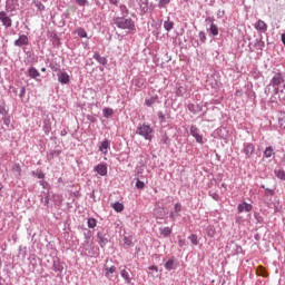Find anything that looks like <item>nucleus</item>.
<instances>
[{
  "label": "nucleus",
  "mask_w": 285,
  "mask_h": 285,
  "mask_svg": "<svg viewBox=\"0 0 285 285\" xmlns=\"http://www.w3.org/2000/svg\"><path fill=\"white\" fill-rule=\"evenodd\" d=\"M114 23L116 24V28L119 30H127L129 35H135L137 32V26L132 18L115 17Z\"/></svg>",
  "instance_id": "nucleus-1"
},
{
  "label": "nucleus",
  "mask_w": 285,
  "mask_h": 285,
  "mask_svg": "<svg viewBox=\"0 0 285 285\" xmlns=\"http://www.w3.org/2000/svg\"><path fill=\"white\" fill-rule=\"evenodd\" d=\"M136 135H139L146 141H153L155 130L153 129V127H150V125L144 122L141 125H138V127L136 128Z\"/></svg>",
  "instance_id": "nucleus-2"
},
{
  "label": "nucleus",
  "mask_w": 285,
  "mask_h": 285,
  "mask_svg": "<svg viewBox=\"0 0 285 285\" xmlns=\"http://www.w3.org/2000/svg\"><path fill=\"white\" fill-rule=\"evenodd\" d=\"M0 116L6 128H10L12 117L10 116V108L8 107V104H6V100L0 101Z\"/></svg>",
  "instance_id": "nucleus-3"
},
{
  "label": "nucleus",
  "mask_w": 285,
  "mask_h": 285,
  "mask_svg": "<svg viewBox=\"0 0 285 285\" xmlns=\"http://www.w3.org/2000/svg\"><path fill=\"white\" fill-rule=\"evenodd\" d=\"M285 81V76L281 71L274 72L272 79L269 80V83L272 87L282 86Z\"/></svg>",
  "instance_id": "nucleus-4"
},
{
  "label": "nucleus",
  "mask_w": 285,
  "mask_h": 285,
  "mask_svg": "<svg viewBox=\"0 0 285 285\" xmlns=\"http://www.w3.org/2000/svg\"><path fill=\"white\" fill-rule=\"evenodd\" d=\"M242 153L245 155L246 159H250L253 155H255V145H253V142H245Z\"/></svg>",
  "instance_id": "nucleus-5"
},
{
  "label": "nucleus",
  "mask_w": 285,
  "mask_h": 285,
  "mask_svg": "<svg viewBox=\"0 0 285 285\" xmlns=\"http://www.w3.org/2000/svg\"><path fill=\"white\" fill-rule=\"evenodd\" d=\"M189 132L196 139L197 144H204V135H202V131L195 125L189 127Z\"/></svg>",
  "instance_id": "nucleus-6"
},
{
  "label": "nucleus",
  "mask_w": 285,
  "mask_h": 285,
  "mask_svg": "<svg viewBox=\"0 0 285 285\" xmlns=\"http://www.w3.org/2000/svg\"><path fill=\"white\" fill-rule=\"evenodd\" d=\"M0 23L3 28H12V18L8 16L7 11H0Z\"/></svg>",
  "instance_id": "nucleus-7"
},
{
  "label": "nucleus",
  "mask_w": 285,
  "mask_h": 285,
  "mask_svg": "<svg viewBox=\"0 0 285 285\" xmlns=\"http://www.w3.org/2000/svg\"><path fill=\"white\" fill-rule=\"evenodd\" d=\"M94 173L100 175V177H106L108 175V165L106 163H100L94 167Z\"/></svg>",
  "instance_id": "nucleus-8"
},
{
  "label": "nucleus",
  "mask_w": 285,
  "mask_h": 285,
  "mask_svg": "<svg viewBox=\"0 0 285 285\" xmlns=\"http://www.w3.org/2000/svg\"><path fill=\"white\" fill-rule=\"evenodd\" d=\"M97 242L100 246V248H106V246H108V234L105 232H98L97 233Z\"/></svg>",
  "instance_id": "nucleus-9"
},
{
  "label": "nucleus",
  "mask_w": 285,
  "mask_h": 285,
  "mask_svg": "<svg viewBox=\"0 0 285 285\" xmlns=\"http://www.w3.org/2000/svg\"><path fill=\"white\" fill-rule=\"evenodd\" d=\"M89 252L88 247H82V253L86 255V257H95L96 255H99V247L94 246L92 244L89 245Z\"/></svg>",
  "instance_id": "nucleus-10"
},
{
  "label": "nucleus",
  "mask_w": 285,
  "mask_h": 285,
  "mask_svg": "<svg viewBox=\"0 0 285 285\" xmlns=\"http://www.w3.org/2000/svg\"><path fill=\"white\" fill-rule=\"evenodd\" d=\"M57 78L59 83H61L62 86H68V83H70V75H68V72L66 71H59L57 73Z\"/></svg>",
  "instance_id": "nucleus-11"
},
{
  "label": "nucleus",
  "mask_w": 285,
  "mask_h": 285,
  "mask_svg": "<svg viewBox=\"0 0 285 285\" xmlns=\"http://www.w3.org/2000/svg\"><path fill=\"white\" fill-rule=\"evenodd\" d=\"M52 271H55V273H58V277H60L61 273H63V263H61L59 258L53 259Z\"/></svg>",
  "instance_id": "nucleus-12"
},
{
  "label": "nucleus",
  "mask_w": 285,
  "mask_h": 285,
  "mask_svg": "<svg viewBox=\"0 0 285 285\" xmlns=\"http://www.w3.org/2000/svg\"><path fill=\"white\" fill-rule=\"evenodd\" d=\"M255 30H257V32H262L263 35H265V32L268 31V24H266V22L264 20H258L255 24H254Z\"/></svg>",
  "instance_id": "nucleus-13"
},
{
  "label": "nucleus",
  "mask_w": 285,
  "mask_h": 285,
  "mask_svg": "<svg viewBox=\"0 0 285 285\" xmlns=\"http://www.w3.org/2000/svg\"><path fill=\"white\" fill-rule=\"evenodd\" d=\"M250 210H253V205L244 202L242 204H238L237 206V213L242 214V213H250Z\"/></svg>",
  "instance_id": "nucleus-14"
},
{
  "label": "nucleus",
  "mask_w": 285,
  "mask_h": 285,
  "mask_svg": "<svg viewBox=\"0 0 285 285\" xmlns=\"http://www.w3.org/2000/svg\"><path fill=\"white\" fill-rule=\"evenodd\" d=\"M29 41H28V36L26 35H20L19 36V39H17L13 45L17 47V48H21L23 46H28Z\"/></svg>",
  "instance_id": "nucleus-15"
},
{
  "label": "nucleus",
  "mask_w": 285,
  "mask_h": 285,
  "mask_svg": "<svg viewBox=\"0 0 285 285\" xmlns=\"http://www.w3.org/2000/svg\"><path fill=\"white\" fill-rule=\"evenodd\" d=\"M138 6H139L140 14H148L149 0H138Z\"/></svg>",
  "instance_id": "nucleus-16"
},
{
  "label": "nucleus",
  "mask_w": 285,
  "mask_h": 285,
  "mask_svg": "<svg viewBox=\"0 0 285 285\" xmlns=\"http://www.w3.org/2000/svg\"><path fill=\"white\" fill-rule=\"evenodd\" d=\"M120 277H122V279H125V283L127 285H132V278H130V273L128 272V269L126 267L120 269Z\"/></svg>",
  "instance_id": "nucleus-17"
},
{
  "label": "nucleus",
  "mask_w": 285,
  "mask_h": 285,
  "mask_svg": "<svg viewBox=\"0 0 285 285\" xmlns=\"http://www.w3.org/2000/svg\"><path fill=\"white\" fill-rule=\"evenodd\" d=\"M92 59H95V61L99 62L100 66H106L108 63V58L102 57L98 51H95Z\"/></svg>",
  "instance_id": "nucleus-18"
},
{
  "label": "nucleus",
  "mask_w": 285,
  "mask_h": 285,
  "mask_svg": "<svg viewBox=\"0 0 285 285\" xmlns=\"http://www.w3.org/2000/svg\"><path fill=\"white\" fill-rule=\"evenodd\" d=\"M165 268L167 271H175L177 268V262L175 261V256H171L166 263Z\"/></svg>",
  "instance_id": "nucleus-19"
},
{
  "label": "nucleus",
  "mask_w": 285,
  "mask_h": 285,
  "mask_svg": "<svg viewBox=\"0 0 285 285\" xmlns=\"http://www.w3.org/2000/svg\"><path fill=\"white\" fill-rule=\"evenodd\" d=\"M28 75H29L30 79H36V81H37V79H39V77H41V73L35 67L28 68Z\"/></svg>",
  "instance_id": "nucleus-20"
},
{
  "label": "nucleus",
  "mask_w": 285,
  "mask_h": 285,
  "mask_svg": "<svg viewBox=\"0 0 285 285\" xmlns=\"http://www.w3.org/2000/svg\"><path fill=\"white\" fill-rule=\"evenodd\" d=\"M42 130H43L45 135H50V132L52 130V121H50V119L43 120Z\"/></svg>",
  "instance_id": "nucleus-21"
},
{
  "label": "nucleus",
  "mask_w": 285,
  "mask_h": 285,
  "mask_svg": "<svg viewBox=\"0 0 285 285\" xmlns=\"http://www.w3.org/2000/svg\"><path fill=\"white\" fill-rule=\"evenodd\" d=\"M187 108L189 112H193V115H199V112H202V106L197 104H189Z\"/></svg>",
  "instance_id": "nucleus-22"
},
{
  "label": "nucleus",
  "mask_w": 285,
  "mask_h": 285,
  "mask_svg": "<svg viewBox=\"0 0 285 285\" xmlns=\"http://www.w3.org/2000/svg\"><path fill=\"white\" fill-rule=\"evenodd\" d=\"M159 101V96L154 95L150 98L145 99V106L148 108H151L154 104H157Z\"/></svg>",
  "instance_id": "nucleus-23"
},
{
  "label": "nucleus",
  "mask_w": 285,
  "mask_h": 285,
  "mask_svg": "<svg viewBox=\"0 0 285 285\" xmlns=\"http://www.w3.org/2000/svg\"><path fill=\"white\" fill-rule=\"evenodd\" d=\"M108 148H110V141H108V139L102 140V142L99 145L100 153L108 155Z\"/></svg>",
  "instance_id": "nucleus-24"
},
{
  "label": "nucleus",
  "mask_w": 285,
  "mask_h": 285,
  "mask_svg": "<svg viewBox=\"0 0 285 285\" xmlns=\"http://www.w3.org/2000/svg\"><path fill=\"white\" fill-rule=\"evenodd\" d=\"M159 233H160L161 237H164V238L170 237V235H173V228H170V227H160Z\"/></svg>",
  "instance_id": "nucleus-25"
},
{
  "label": "nucleus",
  "mask_w": 285,
  "mask_h": 285,
  "mask_svg": "<svg viewBox=\"0 0 285 285\" xmlns=\"http://www.w3.org/2000/svg\"><path fill=\"white\" fill-rule=\"evenodd\" d=\"M263 155L266 159H271V157H275V149L273 146L266 147Z\"/></svg>",
  "instance_id": "nucleus-26"
},
{
  "label": "nucleus",
  "mask_w": 285,
  "mask_h": 285,
  "mask_svg": "<svg viewBox=\"0 0 285 285\" xmlns=\"http://www.w3.org/2000/svg\"><path fill=\"white\" fill-rule=\"evenodd\" d=\"M175 28V22L170 20V18H167V20L164 21V29L166 32H170Z\"/></svg>",
  "instance_id": "nucleus-27"
},
{
  "label": "nucleus",
  "mask_w": 285,
  "mask_h": 285,
  "mask_svg": "<svg viewBox=\"0 0 285 285\" xmlns=\"http://www.w3.org/2000/svg\"><path fill=\"white\" fill-rule=\"evenodd\" d=\"M83 237H85V240L82 246H88V244H90V239L92 238V232L89 229H86V232L83 233Z\"/></svg>",
  "instance_id": "nucleus-28"
},
{
  "label": "nucleus",
  "mask_w": 285,
  "mask_h": 285,
  "mask_svg": "<svg viewBox=\"0 0 285 285\" xmlns=\"http://www.w3.org/2000/svg\"><path fill=\"white\" fill-rule=\"evenodd\" d=\"M119 11H120V17L128 18V16L130 14V10L128 9V7L126 4H120Z\"/></svg>",
  "instance_id": "nucleus-29"
},
{
  "label": "nucleus",
  "mask_w": 285,
  "mask_h": 285,
  "mask_svg": "<svg viewBox=\"0 0 285 285\" xmlns=\"http://www.w3.org/2000/svg\"><path fill=\"white\" fill-rule=\"evenodd\" d=\"M205 233L207 235V237H215V233H217V230L215 229V226L213 225H208L206 228H205Z\"/></svg>",
  "instance_id": "nucleus-30"
},
{
  "label": "nucleus",
  "mask_w": 285,
  "mask_h": 285,
  "mask_svg": "<svg viewBox=\"0 0 285 285\" xmlns=\"http://www.w3.org/2000/svg\"><path fill=\"white\" fill-rule=\"evenodd\" d=\"M102 115H104L105 119H110V117H112V115H115V110H112V108L105 107L102 109Z\"/></svg>",
  "instance_id": "nucleus-31"
},
{
  "label": "nucleus",
  "mask_w": 285,
  "mask_h": 285,
  "mask_svg": "<svg viewBox=\"0 0 285 285\" xmlns=\"http://www.w3.org/2000/svg\"><path fill=\"white\" fill-rule=\"evenodd\" d=\"M208 32L213 36V37H217V35H219V28L217 27V24L215 23H210Z\"/></svg>",
  "instance_id": "nucleus-32"
},
{
  "label": "nucleus",
  "mask_w": 285,
  "mask_h": 285,
  "mask_svg": "<svg viewBox=\"0 0 285 285\" xmlns=\"http://www.w3.org/2000/svg\"><path fill=\"white\" fill-rule=\"evenodd\" d=\"M274 175L277 177V179H281V181H285V170L284 169H274Z\"/></svg>",
  "instance_id": "nucleus-33"
},
{
  "label": "nucleus",
  "mask_w": 285,
  "mask_h": 285,
  "mask_svg": "<svg viewBox=\"0 0 285 285\" xmlns=\"http://www.w3.org/2000/svg\"><path fill=\"white\" fill-rule=\"evenodd\" d=\"M273 88V96L271 97L272 104H277V95H279V86L272 87Z\"/></svg>",
  "instance_id": "nucleus-34"
},
{
  "label": "nucleus",
  "mask_w": 285,
  "mask_h": 285,
  "mask_svg": "<svg viewBox=\"0 0 285 285\" xmlns=\"http://www.w3.org/2000/svg\"><path fill=\"white\" fill-rule=\"evenodd\" d=\"M32 177H37V179H46V174L41 169H37L31 171Z\"/></svg>",
  "instance_id": "nucleus-35"
},
{
  "label": "nucleus",
  "mask_w": 285,
  "mask_h": 285,
  "mask_svg": "<svg viewBox=\"0 0 285 285\" xmlns=\"http://www.w3.org/2000/svg\"><path fill=\"white\" fill-rule=\"evenodd\" d=\"M265 46H266V42H264L262 38L255 40L254 47L256 48V50H264Z\"/></svg>",
  "instance_id": "nucleus-36"
},
{
  "label": "nucleus",
  "mask_w": 285,
  "mask_h": 285,
  "mask_svg": "<svg viewBox=\"0 0 285 285\" xmlns=\"http://www.w3.org/2000/svg\"><path fill=\"white\" fill-rule=\"evenodd\" d=\"M59 155H61V150H50L48 154H47V157H48V160L51 161V159H55V157H59Z\"/></svg>",
  "instance_id": "nucleus-37"
},
{
  "label": "nucleus",
  "mask_w": 285,
  "mask_h": 285,
  "mask_svg": "<svg viewBox=\"0 0 285 285\" xmlns=\"http://www.w3.org/2000/svg\"><path fill=\"white\" fill-rule=\"evenodd\" d=\"M112 273H117V267L115 265H112L111 267L105 265V276L108 277L109 275H112Z\"/></svg>",
  "instance_id": "nucleus-38"
},
{
  "label": "nucleus",
  "mask_w": 285,
  "mask_h": 285,
  "mask_svg": "<svg viewBox=\"0 0 285 285\" xmlns=\"http://www.w3.org/2000/svg\"><path fill=\"white\" fill-rule=\"evenodd\" d=\"M256 274L261 277H268V274L266 273V268H264V266H258L256 268Z\"/></svg>",
  "instance_id": "nucleus-39"
},
{
  "label": "nucleus",
  "mask_w": 285,
  "mask_h": 285,
  "mask_svg": "<svg viewBox=\"0 0 285 285\" xmlns=\"http://www.w3.org/2000/svg\"><path fill=\"white\" fill-rule=\"evenodd\" d=\"M112 208L116 213H124V204L119 203V202H116L114 205H112Z\"/></svg>",
  "instance_id": "nucleus-40"
},
{
  "label": "nucleus",
  "mask_w": 285,
  "mask_h": 285,
  "mask_svg": "<svg viewBox=\"0 0 285 285\" xmlns=\"http://www.w3.org/2000/svg\"><path fill=\"white\" fill-rule=\"evenodd\" d=\"M77 35L80 37V39H87L88 38V32H86V29L83 28H78L77 29Z\"/></svg>",
  "instance_id": "nucleus-41"
},
{
  "label": "nucleus",
  "mask_w": 285,
  "mask_h": 285,
  "mask_svg": "<svg viewBox=\"0 0 285 285\" xmlns=\"http://www.w3.org/2000/svg\"><path fill=\"white\" fill-rule=\"evenodd\" d=\"M160 144H164V146H169L170 144V138L168 137V135L163 134L160 137Z\"/></svg>",
  "instance_id": "nucleus-42"
},
{
  "label": "nucleus",
  "mask_w": 285,
  "mask_h": 285,
  "mask_svg": "<svg viewBox=\"0 0 285 285\" xmlns=\"http://www.w3.org/2000/svg\"><path fill=\"white\" fill-rule=\"evenodd\" d=\"M188 239L191 242V244L194 246H198L199 245V238L197 237L196 234H191L190 236H188Z\"/></svg>",
  "instance_id": "nucleus-43"
},
{
  "label": "nucleus",
  "mask_w": 285,
  "mask_h": 285,
  "mask_svg": "<svg viewBox=\"0 0 285 285\" xmlns=\"http://www.w3.org/2000/svg\"><path fill=\"white\" fill-rule=\"evenodd\" d=\"M87 226L88 228H97V219L92 217L88 218Z\"/></svg>",
  "instance_id": "nucleus-44"
},
{
  "label": "nucleus",
  "mask_w": 285,
  "mask_h": 285,
  "mask_svg": "<svg viewBox=\"0 0 285 285\" xmlns=\"http://www.w3.org/2000/svg\"><path fill=\"white\" fill-rule=\"evenodd\" d=\"M124 244H125L128 248L132 247V237H131V236H125V237H124Z\"/></svg>",
  "instance_id": "nucleus-45"
},
{
  "label": "nucleus",
  "mask_w": 285,
  "mask_h": 285,
  "mask_svg": "<svg viewBox=\"0 0 285 285\" xmlns=\"http://www.w3.org/2000/svg\"><path fill=\"white\" fill-rule=\"evenodd\" d=\"M174 213H176L177 217H179L181 214V203H176L174 206Z\"/></svg>",
  "instance_id": "nucleus-46"
},
{
  "label": "nucleus",
  "mask_w": 285,
  "mask_h": 285,
  "mask_svg": "<svg viewBox=\"0 0 285 285\" xmlns=\"http://www.w3.org/2000/svg\"><path fill=\"white\" fill-rule=\"evenodd\" d=\"M157 117L160 124H166V114H164V111H158Z\"/></svg>",
  "instance_id": "nucleus-47"
},
{
  "label": "nucleus",
  "mask_w": 285,
  "mask_h": 285,
  "mask_svg": "<svg viewBox=\"0 0 285 285\" xmlns=\"http://www.w3.org/2000/svg\"><path fill=\"white\" fill-rule=\"evenodd\" d=\"M265 197H275V187L273 189L265 188Z\"/></svg>",
  "instance_id": "nucleus-48"
},
{
  "label": "nucleus",
  "mask_w": 285,
  "mask_h": 285,
  "mask_svg": "<svg viewBox=\"0 0 285 285\" xmlns=\"http://www.w3.org/2000/svg\"><path fill=\"white\" fill-rule=\"evenodd\" d=\"M185 94H186V88H184V87L177 88V90H176L177 97H184Z\"/></svg>",
  "instance_id": "nucleus-49"
},
{
  "label": "nucleus",
  "mask_w": 285,
  "mask_h": 285,
  "mask_svg": "<svg viewBox=\"0 0 285 285\" xmlns=\"http://www.w3.org/2000/svg\"><path fill=\"white\" fill-rule=\"evenodd\" d=\"M136 188H138V190H144V188H146V184L144 181H141L140 179H137Z\"/></svg>",
  "instance_id": "nucleus-50"
},
{
  "label": "nucleus",
  "mask_w": 285,
  "mask_h": 285,
  "mask_svg": "<svg viewBox=\"0 0 285 285\" xmlns=\"http://www.w3.org/2000/svg\"><path fill=\"white\" fill-rule=\"evenodd\" d=\"M254 219H256L257 224H263L264 223V217L259 213L254 214Z\"/></svg>",
  "instance_id": "nucleus-51"
},
{
  "label": "nucleus",
  "mask_w": 285,
  "mask_h": 285,
  "mask_svg": "<svg viewBox=\"0 0 285 285\" xmlns=\"http://www.w3.org/2000/svg\"><path fill=\"white\" fill-rule=\"evenodd\" d=\"M75 2H76L77 6H79L80 8H86V6H88V0H75Z\"/></svg>",
  "instance_id": "nucleus-52"
},
{
  "label": "nucleus",
  "mask_w": 285,
  "mask_h": 285,
  "mask_svg": "<svg viewBox=\"0 0 285 285\" xmlns=\"http://www.w3.org/2000/svg\"><path fill=\"white\" fill-rule=\"evenodd\" d=\"M39 185L43 188V190H48V188H50V184L46 180H40Z\"/></svg>",
  "instance_id": "nucleus-53"
},
{
  "label": "nucleus",
  "mask_w": 285,
  "mask_h": 285,
  "mask_svg": "<svg viewBox=\"0 0 285 285\" xmlns=\"http://www.w3.org/2000/svg\"><path fill=\"white\" fill-rule=\"evenodd\" d=\"M170 3V0H159L158 8H166Z\"/></svg>",
  "instance_id": "nucleus-54"
},
{
  "label": "nucleus",
  "mask_w": 285,
  "mask_h": 285,
  "mask_svg": "<svg viewBox=\"0 0 285 285\" xmlns=\"http://www.w3.org/2000/svg\"><path fill=\"white\" fill-rule=\"evenodd\" d=\"M13 173H17L18 175H21V165L16 164L12 168Z\"/></svg>",
  "instance_id": "nucleus-55"
},
{
  "label": "nucleus",
  "mask_w": 285,
  "mask_h": 285,
  "mask_svg": "<svg viewBox=\"0 0 285 285\" xmlns=\"http://www.w3.org/2000/svg\"><path fill=\"white\" fill-rule=\"evenodd\" d=\"M198 37H199L202 43H206V33L204 31H200L198 33Z\"/></svg>",
  "instance_id": "nucleus-56"
},
{
  "label": "nucleus",
  "mask_w": 285,
  "mask_h": 285,
  "mask_svg": "<svg viewBox=\"0 0 285 285\" xmlns=\"http://www.w3.org/2000/svg\"><path fill=\"white\" fill-rule=\"evenodd\" d=\"M271 88H273V85H271V82L265 87V89H264V92H265V95H271V92H273L272 91V89Z\"/></svg>",
  "instance_id": "nucleus-57"
},
{
  "label": "nucleus",
  "mask_w": 285,
  "mask_h": 285,
  "mask_svg": "<svg viewBox=\"0 0 285 285\" xmlns=\"http://www.w3.org/2000/svg\"><path fill=\"white\" fill-rule=\"evenodd\" d=\"M225 14H226V11L219 9V10L217 11V19H224V16H225Z\"/></svg>",
  "instance_id": "nucleus-58"
},
{
  "label": "nucleus",
  "mask_w": 285,
  "mask_h": 285,
  "mask_svg": "<svg viewBox=\"0 0 285 285\" xmlns=\"http://www.w3.org/2000/svg\"><path fill=\"white\" fill-rule=\"evenodd\" d=\"M19 255H21L23 258L26 257V255H27L26 247H23V246L19 247Z\"/></svg>",
  "instance_id": "nucleus-59"
},
{
  "label": "nucleus",
  "mask_w": 285,
  "mask_h": 285,
  "mask_svg": "<svg viewBox=\"0 0 285 285\" xmlns=\"http://www.w3.org/2000/svg\"><path fill=\"white\" fill-rule=\"evenodd\" d=\"M19 97L20 99H23L26 97V87H21Z\"/></svg>",
  "instance_id": "nucleus-60"
},
{
  "label": "nucleus",
  "mask_w": 285,
  "mask_h": 285,
  "mask_svg": "<svg viewBox=\"0 0 285 285\" xmlns=\"http://www.w3.org/2000/svg\"><path fill=\"white\" fill-rule=\"evenodd\" d=\"M242 253H244V248H242L239 245H236V255H242Z\"/></svg>",
  "instance_id": "nucleus-61"
},
{
  "label": "nucleus",
  "mask_w": 285,
  "mask_h": 285,
  "mask_svg": "<svg viewBox=\"0 0 285 285\" xmlns=\"http://www.w3.org/2000/svg\"><path fill=\"white\" fill-rule=\"evenodd\" d=\"M50 204V194H46L45 196V206H49Z\"/></svg>",
  "instance_id": "nucleus-62"
},
{
  "label": "nucleus",
  "mask_w": 285,
  "mask_h": 285,
  "mask_svg": "<svg viewBox=\"0 0 285 285\" xmlns=\"http://www.w3.org/2000/svg\"><path fill=\"white\" fill-rule=\"evenodd\" d=\"M148 268H149V271H153L154 273H159V267H157L156 265H151Z\"/></svg>",
  "instance_id": "nucleus-63"
},
{
  "label": "nucleus",
  "mask_w": 285,
  "mask_h": 285,
  "mask_svg": "<svg viewBox=\"0 0 285 285\" xmlns=\"http://www.w3.org/2000/svg\"><path fill=\"white\" fill-rule=\"evenodd\" d=\"M169 219H171L173 222H175V219H177V214L175 212H170L169 214Z\"/></svg>",
  "instance_id": "nucleus-64"
}]
</instances>
